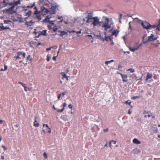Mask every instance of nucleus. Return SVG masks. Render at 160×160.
<instances>
[{"mask_svg": "<svg viewBox=\"0 0 160 160\" xmlns=\"http://www.w3.org/2000/svg\"><path fill=\"white\" fill-rule=\"evenodd\" d=\"M103 18L104 19V21L99 22V19L97 17H93V21L92 24L94 26L98 25L102 26L104 28V30L107 31L108 29L111 28V24L110 23L109 18L105 17H103Z\"/></svg>", "mask_w": 160, "mask_h": 160, "instance_id": "f257e3e1", "label": "nucleus"}, {"mask_svg": "<svg viewBox=\"0 0 160 160\" xmlns=\"http://www.w3.org/2000/svg\"><path fill=\"white\" fill-rule=\"evenodd\" d=\"M9 3L7 2H6L5 0H3L2 2H0V9L3 7H5ZM9 5L10 7L8 9L5 10L6 12L9 14H12L15 12L14 8L16 6L18 5V3H17V2L15 3H11Z\"/></svg>", "mask_w": 160, "mask_h": 160, "instance_id": "f03ea898", "label": "nucleus"}, {"mask_svg": "<svg viewBox=\"0 0 160 160\" xmlns=\"http://www.w3.org/2000/svg\"><path fill=\"white\" fill-rule=\"evenodd\" d=\"M141 24L143 27L146 29L154 28L156 27V25H152L147 22H142Z\"/></svg>", "mask_w": 160, "mask_h": 160, "instance_id": "7ed1b4c3", "label": "nucleus"}, {"mask_svg": "<svg viewBox=\"0 0 160 160\" xmlns=\"http://www.w3.org/2000/svg\"><path fill=\"white\" fill-rule=\"evenodd\" d=\"M17 55L14 56V58L16 59H21V58L20 56L21 55L22 56L23 58H25L26 56V53L25 52H23L19 51L17 52Z\"/></svg>", "mask_w": 160, "mask_h": 160, "instance_id": "20e7f679", "label": "nucleus"}, {"mask_svg": "<svg viewBox=\"0 0 160 160\" xmlns=\"http://www.w3.org/2000/svg\"><path fill=\"white\" fill-rule=\"evenodd\" d=\"M109 32L111 33L112 36H115V37H116L119 32V30L118 29L113 30L112 29L109 30Z\"/></svg>", "mask_w": 160, "mask_h": 160, "instance_id": "39448f33", "label": "nucleus"}, {"mask_svg": "<svg viewBox=\"0 0 160 160\" xmlns=\"http://www.w3.org/2000/svg\"><path fill=\"white\" fill-rule=\"evenodd\" d=\"M146 42H144L143 43H141L140 44H139L137 47L135 48H133V47H130L129 48V50L132 52H134L135 50L138 49L140 48V47H141L142 45L143 44L145 43Z\"/></svg>", "mask_w": 160, "mask_h": 160, "instance_id": "423d86ee", "label": "nucleus"}, {"mask_svg": "<svg viewBox=\"0 0 160 160\" xmlns=\"http://www.w3.org/2000/svg\"><path fill=\"white\" fill-rule=\"evenodd\" d=\"M148 40L150 41L156 40L157 38V35H154L153 34H151L150 36L148 37Z\"/></svg>", "mask_w": 160, "mask_h": 160, "instance_id": "0eeeda50", "label": "nucleus"}, {"mask_svg": "<svg viewBox=\"0 0 160 160\" xmlns=\"http://www.w3.org/2000/svg\"><path fill=\"white\" fill-rule=\"evenodd\" d=\"M121 77L122 79V81L123 82H127L128 81L127 78L128 77V75L126 74H124L122 73H120Z\"/></svg>", "mask_w": 160, "mask_h": 160, "instance_id": "6e6552de", "label": "nucleus"}, {"mask_svg": "<svg viewBox=\"0 0 160 160\" xmlns=\"http://www.w3.org/2000/svg\"><path fill=\"white\" fill-rule=\"evenodd\" d=\"M35 24V22L32 20H31L29 22L26 21L25 24L28 26H31Z\"/></svg>", "mask_w": 160, "mask_h": 160, "instance_id": "1a4fd4ad", "label": "nucleus"}, {"mask_svg": "<svg viewBox=\"0 0 160 160\" xmlns=\"http://www.w3.org/2000/svg\"><path fill=\"white\" fill-rule=\"evenodd\" d=\"M35 6V3H34L32 5H31V6H28L27 7L24 6L23 7V8H24V10L25 11H26L28 10L29 9L33 8V7Z\"/></svg>", "mask_w": 160, "mask_h": 160, "instance_id": "9d476101", "label": "nucleus"}, {"mask_svg": "<svg viewBox=\"0 0 160 160\" xmlns=\"http://www.w3.org/2000/svg\"><path fill=\"white\" fill-rule=\"evenodd\" d=\"M10 29V28L7 27H4L3 26V24L2 23L1 25H0V31L4 30L6 29Z\"/></svg>", "mask_w": 160, "mask_h": 160, "instance_id": "9b49d317", "label": "nucleus"}, {"mask_svg": "<svg viewBox=\"0 0 160 160\" xmlns=\"http://www.w3.org/2000/svg\"><path fill=\"white\" fill-rule=\"evenodd\" d=\"M152 77V73H148L146 78V81H147L148 79L151 78Z\"/></svg>", "mask_w": 160, "mask_h": 160, "instance_id": "f8f14e48", "label": "nucleus"}, {"mask_svg": "<svg viewBox=\"0 0 160 160\" xmlns=\"http://www.w3.org/2000/svg\"><path fill=\"white\" fill-rule=\"evenodd\" d=\"M92 12H90L88 13L87 17H86V18L88 19H93L92 17Z\"/></svg>", "mask_w": 160, "mask_h": 160, "instance_id": "ddd939ff", "label": "nucleus"}, {"mask_svg": "<svg viewBox=\"0 0 160 160\" xmlns=\"http://www.w3.org/2000/svg\"><path fill=\"white\" fill-rule=\"evenodd\" d=\"M45 126L46 127H47L48 129H49V130H48V133H51V129L49 127L48 124H43V127H44Z\"/></svg>", "mask_w": 160, "mask_h": 160, "instance_id": "4468645a", "label": "nucleus"}, {"mask_svg": "<svg viewBox=\"0 0 160 160\" xmlns=\"http://www.w3.org/2000/svg\"><path fill=\"white\" fill-rule=\"evenodd\" d=\"M112 143L113 144H115L116 143V141H114V140H112L109 142V146L110 148L112 149V146L111 145V143Z\"/></svg>", "mask_w": 160, "mask_h": 160, "instance_id": "2eb2a0df", "label": "nucleus"}, {"mask_svg": "<svg viewBox=\"0 0 160 160\" xmlns=\"http://www.w3.org/2000/svg\"><path fill=\"white\" fill-rule=\"evenodd\" d=\"M36 118L35 117V121L34 122L33 125L36 127H38L39 126V124L36 120Z\"/></svg>", "mask_w": 160, "mask_h": 160, "instance_id": "dca6fc26", "label": "nucleus"}, {"mask_svg": "<svg viewBox=\"0 0 160 160\" xmlns=\"http://www.w3.org/2000/svg\"><path fill=\"white\" fill-rule=\"evenodd\" d=\"M133 142L134 143L136 144H140L141 143V142L136 138H134V139H133Z\"/></svg>", "mask_w": 160, "mask_h": 160, "instance_id": "f3484780", "label": "nucleus"}, {"mask_svg": "<svg viewBox=\"0 0 160 160\" xmlns=\"http://www.w3.org/2000/svg\"><path fill=\"white\" fill-rule=\"evenodd\" d=\"M32 11L31 10H29L25 14V16L28 17H30L31 16Z\"/></svg>", "mask_w": 160, "mask_h": 160, "instance_id": "a211bd4d", "label": "nucleus"}, {"mask_svg": "<svg viewBox=\"0 0 160 160\" xmlns=\"http://www.w3.org/2000/svg\"><path fill=\"white\" fill-rule=\"evenodd\" d=\"M114 60H112L110 61H106L105 62V63L107 65H108V64L112 62H114Z\"/></svg>", "mask_w": 160, "mask_h": 160, "instance_id": "6ab92c4d", "label": "nucleus"}, {"mask_svg": "<svg viewBox=\"0 0 160 160\" xmlns=\"http://www.w3.org/2000/svg\"><path fill=\"white\" fill-rule=\"evenodd\" d=\"M67 34V33L66 32H65L64 31H61L59 35L60 36L62 37L63 36H64V35H65Z\"/></svg>", "mask_w": 160, "mask_h": 160, "instance_id": "aec40b11", "label": "nucleus"}, {"mask_svg": "<svg viewBox=\"0 0 160 160\" xmlns=\"http://www.w3.org/2000/svg\"><path fill=\"white\" fill-rule=\"evenodd\" d=\"M57 8L56 6H52L51 7V9L53 10V13H54L55 12V10Z\"/></svg>", "mask_w": 160, "mask_h": 160, "instance_id": "412c9836", "label": "nucleus"}, {"mask_svg": "<svg viewBox=\"0 0 160 160\" xmlns=\"http://www.w3.org/2000/svg\"><path fill=\"white\" fill-rule=\"evenodd\" d=\"M34 9L35 10V11L34 12V14H38L39 13V12L38 11L37 7L36 6L35 7Z\"/></svg>", "mask_w": 160, "mask_h": 160, "instance_id": "4be33fe9", "label": "nucleus"}, {"mask_svg": "<svg viewBox=\"0 0 160 160\" xmlns=\"http://www.w3.org/2000/svg\"><path fill=\"white\" fill-rule=\"evenodd\" d=\"M27 59L31 61L32 60V58L31 57V55H29L27 56Z\"/></svg>", "mask_w": 160, "mask_h": 160, "instance_id": "5701e85b", "label": "nucleus"}, {"mask_svg": "<svg viewBox=\"0 0 160 160\" xmlns=\"http://www.w3.org/2000/svg\"><path fill=\"white\" fill-rule=\"evenodd\" d=\"M46 30H44L42 31L41 32V34L42 35H45L46 36Z\"/></svg>", "mask_w": 160, "mask_h": 160, "instance_id": "b1692460", "label": "nucleus"}, {"mask_svg": "<svg viewBox=\"0 0 160 160\" xmlns=\"http://www.w3.org/2000/svg\"><path fill=\"white\" fill-rule=\"evenodd\" d=\"M3 22L4 23H7L8 24H10V23H11L12 22L9 20H4Z\"/></svg>", "mask_w": 160, "mask_h": 160, "instance_id": "393cba45", "label": "nucleus"}, {"mask_svg": "<svg viewBox=\"0 0 160 160\" xmlns=\"http://www.w3.org/2000/svg\"><path fill=\"white\" fill-rule=\"evenodd\" d=\"M127 71H130L131 73H133L135 72V70L132 68H129L127 70Z\"/></svg>", "mask_w": 160, "mask_h": 160, "instance_id": "a878e982", "label": "nucleus"}, {"mask_svg": "<svg viewBox=\"0 0 160 160\" xmlns=\"http://www.w3.org/2000/svg\"><path fill=\"white\" fill-rule=\"evenodd\" d=\"M68 116L67 115H64L62 118V119L65 121H66L68 120L67 119Z\"/></svg>", "mask_w": 160, "mask_h": 160, "instance_id": "bb28decb", "label": "nucleus"}, {"mask_svg": "<svg viewBox=\"0 0 160 160\" xmlns=\"http://www.w3.org/2000/svg\"><path fill=\"white\" fill-rule=\"evenodd\" d=\"M129 100H127L126 102H125V103L129 105L131 107V108H132V106L131 105V102H129Z\"/></svg>", "mask_w": 160, "mask_h": 160, "instance_id": "cd10ccee", "label": "nucleus"}, {"mask_svg": "<svg viewBox=\"0 0 160 160\" xmlns=\"http://www.w3.org/2000/svg\"><path fill=\"white\" fill-rule=\"evenodd\" d=\"M140 98V97L139 96H133L131 98L133 100H135L136 98Z\"/></svg>", "mask_w": 160, "mask_h": 160, "instance_id": "c85d7f7f", "label": "nucleus"}, {"mask_svg": "<svg viewBox=\"0 0 160 160\" xmlns=\"http://www.w3.org/2000/svg\"><path fill=\"white\" fill-rule=\"evenodd\" d=\"M43 156L45 159H47L48 158V156L46 152H44L43 153Z\"/></svg>", "mask_w": 160, "mask_h": 160, "instance_id": "c756f323", "label": "nucleus"}, {"mask_svg": "<svg viewBox=\"0 0 160 160\" xmlns=\"http://www.w3.org/2000/svg\"><path fill=\"white\" fill-rule=\"evenodd\" d=\"M160 23L158 24V25L156 27H157V29H158V30H160V19L159 20Z\"/></svg>", "mask_w": 160, "mask_h": 160, "instance_id": "7c9ffc66", "label": "nucleus"}, {"mask_svg": "<svg viewBox=\"0 0 160 160\" xmlns=\"http://www.w3.org/2000/svg\"><path fill=\"white\" fill-rule=\"evenodd\" d=\"M61 74V75L64 78H65L67 76L66 74L64 72H62Z\"/></svg>", "mask_w": 160, "mask_h": 160, "instance_id": "2f4dec72", "label": "nucleus"}, {"mask_svg": "<svg viewBox=\"0 0 160 160\" xmlns=\"http://www.w3.org/2000/svg\"><path fill=\"white\" fill-rule=\"evenodd\" d=\"M64 110L63 108H62V109H57V112H62Z\"/></svg>", "mask_w": 160, "mask_h": 160, "instance_id": "473e14b6", "label": "nucleus"}, {"mask_svg": "<svg viewBox=\"0 0 160 160\" xmlns=\"http://www.w3.org/2000/svg\"><path fill=\"white\" fill-rule=\"evenodd\" d=\"M68 107L71 110H72V106L71 104H70L68 105Z\"/></svg>", "mask_w": 160, "mask_h": 160, "instance_id": "72a5a7b5", "label": "nucleus"}, {"mask_svg": "<svg viewBox=\"0 0 160 160\" xmlns=\"http://www.w3.org/2000/svg\"><path fill=\"white\" fill-rule=\"evenodd\" d=\"M66 106H67L66 103V102H64L63 103V108H62L64 109V110Z\"/></svg>", "mask_w": 160, "mask_h": 160, "instance_id": "f704fd0d", "label": "nucleus"}, {"mask_svg": "<svg viewBox=\"0 0 160 160\" xmlns=\"http://www.w3.org/2000/svg\"><path fill=\"white\" fill-rule=\"evenodd\" d=\"M37 18L39 20H40L41 19V16L39 15L37 16Z\"/></svg>", "mask_w": 160, "mask_h": 160, "instance_id": "c9c22d12", "label": "nucleus"}, {"mask_svg": "<svg viewBox=\"0 0 160 160\" xmlns=\"http://www.w3.org/2000/svg\"><path fill=\"white\" fill-rule=\"evenodd\" d=\"M112 36H112V35L111 34V35L110 36H109V39H110V40L111 41H112V40L113 39V38H112Z\"/></svg>", "mask_w": 160, "mask_h": 160, "instance_id": "e433bc0d", "label": "nucleus"}, {"mask_svg": "<svg viewBox=\"0 0 160 160\" xmlns=\"http://www.w3.org/2000/svg\"><path fill=\"white\" fill-rule=\"evenodd\" d=\"M47 60L48 61H49L50 60V57L48 55L47 56Z\"/></svg>", "mask_w": 160, "mask_h": 160, "instance_id": "4c0bfd02", "label": "nucleus"}, {"mask_svg": "<svg viewBox=\"0 0 160 160\" xmlns=\"http://www.w3.org/2000/svg\"><path fill=\"white\" fill-rule=\"evenodd\" d=\"M108 128H107L105 129H104L103 130V131L104 132H108Z\"/></svg>", "mask_w": 160, "mask_h": 160, "instance_id": "58836bf2", "label": "nucleus"}, {"mask_svg": "<svg viewBox=\"0 0 160 160\" xmlns=\"http://www.w3.org/2000/svg\"><path fill=\"white\" fill-rule=\"evenodd\" d=\"M2 148L4 149V151L7 149V148L5 147V146L3 145H2Z\"/></svg>", "mask_w": 160, "mask_h": 160, "instance_id": "ea45409f", "label": "nucleus"}, {"mask_svg": "<svg viewBox=\"0 0 160 160\" xmlns=\"http://www.w3.org/2000/svg\"><path fill=\"white\" fill-rule=\"evenodd\" d=\"M151 116V115L148 114V115H145L144 116V117L145 118H147V117H150Z\"/></svg>", "mask_w": 160, "mask_h": 160, "instance_id": "a19ab883", "label": "nucleus"}, {"mask_svg": "<svg viewBox=\"0 0 160 160\" xmlns=\"http://www.w3.org/2000/svg\"><path fill=\"white\" fill-rule=\"evenodd\" d=\"M4 70H6L7 69V66L5 65H4Z\"/></svg>", "mask_w": 160, "mask_h": 160, "instance_id": "79ce46f5", "label": "nucleus"}, {"mask_svg": "<svg viewBox=\"0 0 160 160\" xmlns=\"http://www.w3.org/2000/svg\"><path fill=\"white\" fill-rule=\"evenodd\" d=\"M61 94L60 93L58 95V99H60L61 98Z\"/></svg>", "mask_w": 160, "mask_h": 160, "instance_id": "37998d69", "label": "nucleus"}, {"mask_svg": "<svg viewBox=\"0 0 160 160\" xmlns=\"http://www.w3.org/2000/svg\"><path fill=\"white\" fill-rule=\"evenodd\" d=\"M57 28L56 27L54 28H53V30L54 31H56L57 30Z\"/></svg>", "mask_w": 160, "mask_h": 160, "instance_id": "c03bdc74", "label": "nucleus"}, {"mask_svg": "<svg viewBox=\"0 0 160 160\" xmlns=\"http://www.w3.org/2000/svg\"><path fill=\"white\" fill-rule=\"evenodd\" d=\"M66 92H62V93L61 94V95H62V96H64L65 95V94L66 93Z\"/></svg>", "mask_w": 160, "mask_h": 160, "instance_id": "a18cd8bd", "label": "nucleus"}, {"mask_svg": "<svg viewBox=\"0 0 160 160\" xmlns=\"http://www.w3.org/2000/svg\"><path fill=\"white\" fill-rule=\"evenodd\" d=\"M56 56H54L52 57V59L53 60H56Z\"/></svg>", "mask_w": 160, "mask_h": 160, "instance_id": "49530a36", "label": "nucleus"}, {"mask_svg": "<svg viewBox=\"0 0 160 160\" xmlns=\"http://www.w3.org/2000/svg\"><path fill=\"white\" fill-rule=\"evenodd\" d=\"M49 19V18H48V17H47V18L44 20V21H47Z\"/></svg>", "mask_w": 160, "mask_h": 160, "instance_id": "de8ad7c7", "label": "nucleus"}, {"mask_svg": "<svg viewBox=\"0 0 160 160\" xmlns=\"http://www.w3.org/2000/svg\"><path fill=\"white\" fill-rule=\"evenodd\" d=\"M51 49V48H47L46 49V50L47 51H48L49 50H50Z\"/></svg>", "mask_w": 160, "mask_h": 160, "instance_id": "09e8293b", "label": "nucleus"}, {"mask_svg": "<svg viewBox=\"0 0 160 160\" xmlns=\"http://www.w3.org/2000/svg\"><path fill=\"white\" fill-rule=\"evenodd\" d=\"M3 121L2 120H0V123L2 124L3 123Z\"/></svg>", "mask_w": 160, "mask_h": 160, "instance_id": "8fccbe9b", "label": "nucleus"}, {"mask_svg": "<svg viewBox=\"0 0 160 160\" xmlns=\"http://www.w3.org/2000/svg\"><path fill=\"white\" fill-rule=\"evenodd\" d=\"M24 90L26 91V92H27V87L25 86V87H24Z\"/></svg>", "mask_w": 160, "mask_h": 160, "instance_id": "3c124183", "label": "nucleus"}, {"mask_svg": "<svg viewBox=\"0 0 160 160\" xmlns=\"http://www.w3.org/2000/svg\"><path fill=\"white\" fill-rule=\"evenodd\" d=\"M16 2H17V3H18V4L20 3V1H17L15 2L14 3H15Z\"/></svg>", "mask_w": 160, "mask_h": 160, "instance_id": "603ef678", "label": "nucleus"}, {"mask_svg": "<svg viewBox=\"0 0 160 160\" xmlns=\"http://www.w3.org/2000/svg\"><path fill=\"white\" fill-rule=\"evenodd\" d=\"M48 27L49 28H51V25H48Z\"/></svg>", "mask_w": 160, "mask_h": 160, "instance_id": "864d4df0", "label": "nucleus"}, {"mask_svg": "<svg viewBox=\"0 0 160 160\" xmlns=\"http://www.w3.org/2000/svg\"><path fill=\"white\" fill-rule=\"evenodd\" d=\"M18 83L21 84V85H22H22L23 84V83H22V82H18Z\"/></svg>", "mask_w": 160, "mask_h": 160, "instance_id": "5fc2aeb1", "label": "nucleus"}, {"mask_svg": "<svg viewBox=\"0 0 160 160\" xmlns=\"http://www.w3.org/2000/svg\"><path fill=\"white\" fill-rule=\"evenodd\" d=\"M68 76H66L65 78L67 80H68Z\"/></svg>", "mask_w": 160, "mask_h": 160, "instance_id": "6e6d98bb", "label": "nucleus"}, {"mask_svg": "<svg viewBox=\"0 0 160 160\" xmlns=\"http://www.w3.org/2000/svg\"><path fill=\"white\" fill-rule=\"evenodd\" d=\"M1 158L2 159L4 160V157L3 156H1Z\"/></svg>", "mask_w": 160, "mask_h": 160, "instance_id": "4d7b16f0", "label": "nucleus"}, {"mask_svg": "<svg viewBox=\"0 0 160 160\" xmlns=\"http://www.w3.org/2000/svg\"><path fill=\"white\" fill-rule=\"evenodd\" d=\"M77 32V34H80V33H81V31H78V32Z\"/></svg>", "mask_w": 160, "mask_h": 160, "instance_id": "13d9d810", "label": "nucleus"}, {"mask_svg": "<svg viewBox=\"0 0 160 160\" xmlns=\"http://www.w3.org/2000/svg\"><path fill=\"white\" fill-rule=\"evenodd\" d=\"M153 78L155 79H157V77L155 75L154 76Z\"/></svg>", "mask_w": 160, "mask_h": 160, "instance_id": "bf43d9fd", "label": "nucleus"}, {"mask_svg": "<svg viewBox=\"0 0 160 160\" xmlns=\"http://www.w3.org/2000/svg\"><path fill=\"white\" fill-rule=\"evenodd\" d=\"M153 44L156 47H158V45L156 44Z\"/></svg>", "mask_w": 160, "mask_h": 160, "instance_id": "052dcab7", "label": "nucleus"}, {"mask_svg": "<svg viewBox=\"0 0 160 160\" xmlns=\"http://www.w3.org/2000/svg\"><path fill=\"white\" fill-rule=\"evenodd\" d=\"M69 32L70 33H71V32H76L74 30H72L71 31H69Z\"/></svg>", "mask_w": 160, "mask_h": 160, "instance_id": "680f3d73", "label": "nucleus"}, {"mask_svg": "<svg viewBox=\"0 0 160 160\" xmlns=\"http://www.w3.org/2000/svg\"><path fill=\"white\" fill-rule=\"evenodd\" d=\"M128 113L129 114H131V111H130V109H129L128 111Z\"/></svg>", "mask_w": 160, "mask_h": 160, "instance_id": "e2e57ef3", "label": "nucleus"}, {"mask_svg": "<svg viewBox=\"0 0 160 160\" xmlns=\"http://www.w3.org/2000/svg\"><path fill=\"white\" fill-rule=\"evenodd\" d=\"M25 85H26L25 84L23 83V84L22 85V86L24 88V87H25L26 86Z\"/></svg>", "mask_w": 160, "mask_h": 160, "instance_id": "0e129e2a", "label": "nucleus"}, {"mask_svg": "<svg viewBox=\"0 0 160 160\" xmlns=\"http://www.w3.org/2000/svg\"><path fill=\"white\" fill-rule=\"evenodd\" d=\"M151 116H152V118H155V116H154V115H152H152H151Z\"/></svg>", "mask_w": 160, "mask_h": 160, "instance_id": "69168bd1", "label": "nucleus"}, {"mask_svg": "<svg viewBox=\"0 0 160 160\" xmlns=\"http://www.w3.org/2000/svg\"><path fill=\"white\" fill-rule=\"evenodd\" d=\"M42 131L44 133H45L46 132V131H45L43 129V130H42Z\"/></svg>", "mask_w": 160, "mask_h": 160, "instance_id": "338daca9", "label": "nucleus"}, {"mask_svg": "<svg viewBox=\"0 0 160 160\" xmlns=\"http://www.w3.org/2000/svg\"><path fill=\"white\" fill-rule=\"evenodd\" d=\"M52 107H53V108L55 110H56V109L55 108V106H54V105H53Z\"/></svg>", "mask_w": 160, "mask_h": 160, "instance_id": "774afa93", "label": "nucleus"}]
</instances>
